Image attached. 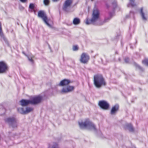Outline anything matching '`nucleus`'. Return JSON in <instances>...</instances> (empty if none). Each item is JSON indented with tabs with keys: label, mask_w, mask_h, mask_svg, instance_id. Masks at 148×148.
Segmentation results:
<instances>
[{
	"label": "nucleus",
	"mask_w": 148,
	"mask_h": 148,
	"mask_svg": "<svg viewBox=\"0 0 148 148\" xmlns=\"http://www.w3.org/2000/svg\"><path fill=\"white\" fill-rule=\"evenodd\" d=\"M5 122L9 125V127L13 129L17 127V120L14 117H9L5 120Z\"/></svg>",
	"instance_id": "nucleus-4"
},
{
	"label": "nucleus",
	"mask_w": 148,
	"mask_h": 148,
	"mask_svg": "<svg viewBox=\"0 0 148 148\" xmlns=\"http://www.w3.org/2000/svg\"><path fill=\"white\" fill-rule=\"evenodd\" d=\"M119 36H117L116 37V39L117 40V38H118L119 37Z\"/></svg>",
	"instance_id": "nucleus-35"
},
{
	"label": "nucleus",
	"mask_w": 148,
	"mask_h": 148,
	"mask_svg": "<svg viewBox=\"0 0 148 148\" xmlns=\"http://www.w3.org/2000/svg\"><path fill=\"white\" fill-rule=\"evenodd\" d=\"M115 53H116V54H118L117 52V51H116V52H115Z\"/></svg>",
	"instance_id": "nucleus-38"
},
{
	"label": "nucleus",
	"mask_w": 148,
	"mask_h": 148,
	"mask_svg": "<svg viewBox=\"0 0 148 148\" xmlns=\"http://www.w3.org/2000/svg\"><path fill=\"white\" fill-rule=\"evenodd\" d=\"M21 8H22V9H24V8H23V7H21Z\"/></svg>",
	"instance_id": "nucleus-39"
},
{
	"label": "nucleus",
	"mask_w": 148,
	"mask_h": 148,
	"mask_svg": "<svg viewBox=\"0 0 148 148\" xmlns=\"http://www.w3.org/2000/svg\"><path fill=\"white\" fill-rule=\"evenodd\" d=\"M106 5L107 8H108L110 7V6L107 3H106Z\"/></svg>",
	"instance_id": "nucleus-32"
},
{
	"label": "nucleus",
	"mask_w": 148,
	"mask_h": 148,
	"mask_svg": "<svg viewBox=\"0 0 148 148\" xmlns=\"http://www.w3.org/2000/svg\"><path fill=\"white\" fill-rule=\"evenodd\" d=\"M136 43H137V41L136 40Z\"/></svg>",
	"instance_id": "nucleus-41"
},
{
	"label": "nucleus",
	"mask_w": 148,
	"mask_h": 148,
	"mask_svg": "<svg viewBox=\"0 0 148 148\" xmlns=\"http://www.w3.org/2000/svg\"><path fill=\"white\" fill-rule=\"evenodd\" d=\"M9 67L5 62L0 61V74L5 73L8 70Z\"/></svg>",
	"instance_id": "nucleus-6"
},
{
	"label": "nucleus",
	"mask_w": 148,
	"mask_h": 148,
	"mask_svg": "<svg viewBox=\"0 0 148 148\" xmlns=\"http://www.w3.org/2000/svg\"><path fill=\"white\" fill-rule=\"evenodd\" d=\"M119 106L118 104H116L113 106L110 110V114L113 115L115 114L119 109Z\"/></svg>",
	"instance_id": "nucleus-14"
},
{
	"label": "nucleus",
	"mask_w": 148,
	"mask_h": 148,
	"mask_svg": "<svg viewBox=\"0 0 148 148\" xmlns=\"http://www.w3.org/2000/svg\"><path fill=\"white\" fill-rule=\"evenodd\" d=\"M38 16L42 19L45 23L49 27H51V25L48 22V19L47 16L43 10H40L38 12Z\"/></svg>",
	"instance_id": "nucleus-5"
},
{
	"label": "nucleus",
	"mask_w": 148,
	"mask_h": 148,
	"mask_svg": "<svg viewBox=\"0 0 148 148\" xmlns=\"http://www.w3.org/2000/svg\"><path fill=\"white\" fill-rule=\"evenodd\" d=\"M74 87L72 86H68L66 88H63L61 92L62 93H66L72 91L74 89Z\"/></svg>",
	"instance_id": "nucleus-10"
},
{
	"label": "nucleus",
	"mask_w": 148,
	"mask_h": 148,
	"mask_svg": "<svg viewBox=\"0 0 148 148\" xmlns=\"http://www.w3.org/2000/svg\"><path fill=\"white\" fill-rule=\"evenodd\" d=\"M109 16L106 18L104 21L102 22L101 25H103L105 23L108 22L112 17L113 15V13L111 12H110L109 13Z\"/></svg>",
	"instance_id": "nucleus-17"
},
{
	"label": "nucleus",
	"mask_w": 148,
	"mask_h": 148,
	"mask_svg": "<svg viewBox=\"0 0 148 148\" xmlns=\"http://www.w3.org/2000/svg\"><path fill=\"white\" fill-rule=\"evenodd\" d=\"M130 48L132 49H133V47L132 46H130Z\"/></svg>",
	"instance_id": "nucleus-37"
},
{
	"label": "nucleus",
	"mask_w": 148,
	"mask_h": 148,
	"mask_svg": "<svg viewBox=\"0 0 148 148\" xmlns=\"http://www.w3.org/2000/svg\"><path fill=\"white\" fill-rule=\"evenodd\" d=\"M20 105L22 106H26L31 104L30 99H22L19 101Z\"/></svg>",
	"instance_id": "nucleus-13"
},
{
	"label": "nucleus",
	"mask_w": 148,
	"mask_h": 148,
	"mask_svg": "<svg viewBox=\"0 0 148 148\" xmlns=\"http://www.w3.org/2000/svg\"><path fill=\"white\" fill-rule=\"evenodd\" d=\"M59 0H52V1H53V2H57Z\"/></svg>",
	"instance_id": "nucleus-33"
},
{
	"label": "nucleus",
	"mask_w": 148,
	"mask_h": 148,
	"mask_svg": "<svg viewBox=\"0 0 148 148\" xmlns=\"http://www.w3.org/2000/svg\"><path fill=\"white\" fill-rule=\"evenodd\" d=\"M71 82V81L68 79H64L61 81L59 84L60 86H64L69 85Z\"/></svg>",
	"instance_id": "nucleus-15"
},
{
	"label": "nucleus",
	"mask_w": 148,
	"mask_h": 148,
	"mask_svg": "<svg viewBox=\"0 0 148 148\" xmlns=\"http://www.w3.org/2000/svg\"><path fill=\"white\" fill-rule=\"evenodd\" d=\"M112 5L113 10H114L117 6V2L116 0L114 1L112 3Z\"/></svg>",
	"instance_id": "nucleus-20"
},
{
	"label": "nucleus",
	"mask_w": 148,
	"mask_h": 148,
	"mask_svg": "<svg viewBox=\"0 0 148 148\" xmlns=\"http://www.w3.org/2000/svg\"><path fill=\"white\" fill-rule=\"evenodd\" d=\"M134 66H136V67L138 69H139L140 70L142 71H143L144 70V69L141 67L140 66H139L138 64H137L136 63L134 62Z\"/></svg>",
	"instance_id": "nucleus-22"
},
{
	"label": "nucleus",
	"mask_w": 148,
	"mask_h": 148,
	"mask_svg": "<svg viewBox=\"0 0 148 148\" xmlns=\"http://www.w3.org/2000/svg\"><path fill=\"white\" fill-rule=\"evenodd\" d=\"M35 8V5L33 3H30L29 6V8L32 10V11H34V9Z\"/></svg>",
	"instance_id": "nucleus-23"
},
{
	"label": "nucleus",
	"mask_w": 148,
	"mask_h": 148,
	"mask_svg": "<svg viewBox=\"0 0 148 148\" xmlns=\"http://www.w3.org/2000/svg\"><path fill=\"white\" fill-rule=\"evenodd\" d=\"M126 129H127L131 132H133L134 131V129L131 123H127L125 125V127Z\"/></svg>",
	"instance_id": "nucleus-16"
},
{
	"label": "nucleus",
	"mask_w": 148,
	"mask_h": 148,
	"mask_svg": "<svg viewBox=\"0 0 148 148\" xmlns=\"http://www.w3.org/2000/svg\"><path fill=\"white\" fill-rule=\"evenodd\" d=\"M90 59L89 56L87 53H83L81 56L80 59V62L84 64H86L88 62Z\"/></svg>",
	"instance_id": "nucleus-8"
},
{
	"label": "nucleus",
	"mask_w": 148,
	"mask_h": 148,
	"mask_svg": "<svg viewBox=\"0 0 148 148\" xmlns=\"http://www.w3.org/2000/svg\"><path fill=\"white\" fill-rule=\"evenodd\" d=\"M23 53L26 56H27V57L28 58V60L30 61V62L32 64L33 63H34V60L32 59V57H29L24 52H23Z\"/></svg>",
	"instance_id": "nucleus-26"
},
{
	"label": "nucleus",
	"mask_w": 148,
	"mask_h": 148,
	"mask_svg": "<svg viewBox=\"0 0 148 148\" xmlns=\"http://www.w3.org/2000/svg\"><path fill=\"white\" fill-rule=\"evenodd\" d=\"M48 148H59V147L56 143H54L51 146L49 145Z\"/></svg>",
	"instance_id": "nucleus-24"
},
{
	"label": "nucleus",
	"mask_w": 148,
	"mask_h": 148,
	"mask_svg": "<svg viewBox=\"0 0 148 148\" xmlns=\"http://www.w3.org/2000/svg\"><path fill=\"white\" fill-rule=\"evenodd\" d=\"M80 20L79 18L77 17H76L74 18L73 23L74 25H77L80 23Z\"/></svg>",
	"instance_id": "nucleus-18"
},
{
	"label": "nucleus",
	"mask_w": 148,
	"mask_h": 148,
	"mask_svg": "<svg viewBox=\"0 0 148 148\" xmlns=\"http://www.w3.org/2000/svg\"><path fill=\"white\" fill-rule=\"evenodd\" d=\"M32 110L33 109L32 108L28 107H26V110H25V114L31 112Z\"/></svg>",
	"instance_id": "nucleus-25"
},
{
	"label": "nucleus",
	"mask_w": 148,
	"mask_h": 148,
	"mask_svg": "<svg viewBox=\"0 0 148 148\" xmlns=\"http://www.w3.org/2000/svg\"><path fill=\"white\" fill-rule=\"evenodd\" d=\"M21 2L23 3H25L27 2V0H19Z\"/></svg>",
	"instance_id": "nucleus-31"
},
{
	"label": "nucleus",
	"mask_w": 148,
	"mask_h": 148,
	"mask_svg": "<svg viewBox=\"0 0 148 148\" xmlns=\"http://www.w3.org/2000/svg\"><path fill=\"white\" fill-rule=\"evenodd\" d=\"M18 112L21 114H25V110L22 108H17Z\"/></svg>",
	"instance_id": "nucleus-21"
},
{
	"label": "nucleus",
	"mask_w": 148,
	"mask_h": 148,
	"mask_svg": "<svg viewBox=\"0 0 148 148\" xmlns=\"http://www.w3.org/2000/svg\"><path fill=\"white\" fill-rule=\"evenodd\" d=\"M91 1H93L94 0H91Z\"/></svg>",
	"instance_id": "nucleus-42"
},
{
	"label": "nucleus",
	"mask_w": 148,
	"mask_h": 148,
	"mask_svg": "<svg viewBox=\"0 0 148 148\" xmlns=\"http://www.w3.org/2000/svg\"><path fill=\"white\" fill-rule=\"evenodd\" d=\"M129 16L128 15H127L126 16V18H128L129 17Z\"/></svg>",
	"instance_id": "nucleus-34"
},
{
	"label": "nucleus",
	"mask_w": 148,
	"mask_h": 148,
	"mask_svg": "<svg viewBox=\"0 0 148 148\" xmlns=\"http://www.w3.org/2000/svg\"><path fill=\"white\" fill-rule=\"evenodd\" d=\"M78 49V47L77 45L73 46V51H77Z\"/></svg>",
	"instance_id": "nucleus-29"
},
{
	"label": "nucleus",
	"mask_w": 148,
	"mask_h": 148,
	"mask_svg": "<svg viewBox=\"0 0 148 148\" xmlns=\"http://www.w3.org/2000/svg\"><path fill=\"white\" fill-rule=\"evenodd\" d=\"M124 61L126 63H128L129 61V59L128 58L126 57L124 58Z\"/></svg>",
	"instance_id": "nucleus-30"
},
{
	"label": "nucleus",
	"mask_w": 148,
	"mask_h": 148,
	"mask_svg": "<svg viewBox=\"0 0 148 148\" xmlns=\"http://www.w3.org/2000/svg\"><path fill=\"white\" fill-rule=\"evenodd\" d=\"M140 14L142 20L144 21H147L148 19V14H145L143 11V8H141L140 10Z\"/></svg>",
	"instance_id": "nucleus-12"
},
{
	"label": "nucleus",
	"mask_w": 148,
	"mask_h": 148,
	"mask_svg": "<svg viewBox=\"0 0 148 148\" xmlns=\"http://www.w3.org/2000/svg\"><path fill=\"white\" fill-rule=\"evenodd\" d=\"M119 61H121V59H120V58H119Z\"/></svg>",
	"instance_id": "nucleus-36"
},
{
	"label": "nucleus",
	"mask_w": 148,
	"mask_h": 148,
	"mask_svg": "<svg viewBox=\"0 0 148 148\" xmlns=\"http://www.w3.org/2000/svg\"><path fill=\"white\" fill-rule=\"evenodd\" d=\"M42 99V97L40 96H38L33 97L30 99L31 104L36 105L40 103Z\"/></svg>",
	"instance_id": "nucleus-9"
},
{
	"label": "nucleus",
	"mask_w": 148,
	"mask_h": 148,
	"mask_svg": "<svg viewBox=\"0 0 148 148\" xmlns=\"http://www.w3.org/2000/svg\"><path fill=\"white\" fill-rule=\"evenodd\" d=\"M43 3L45 6H47L49 5L50 1L49 0H43Z\"/></svg>",
	"instance_id": "nucleus-27"
},
{
	"label": "nucleus",
	"mask_w": 148,
	"mask_h": 148,
	"mask_svg": "<svg viewBox=\"0 0 148 148\" xmlns=\"http://www.w3.org/2000/svg\"><path fill=\"white\" fill-rule=\"evenodd\" d=\"M94 84L97 88H100L102 86L106 85V83L102 75L97 74L95 75L93 77Z\"/></svg>",
	"instance_id": "nucleus-1"
},
{
	"label": "nucleus",
	"mask_w": 148,
	"mask_h": 148,
	"mask_svg": "<svg viewBox=\"0 0 148 148\" xmlns=\"http://www.w3.org/2000/svg\"><path fill=\"white\" fill-rule=\"evenodd\" d=\"M79 126L81 129L86 128L89 130L93 131L95 134H97V130L95 125L91 121L86 120L84 122L79 123Z\"/></svg>",
	"instance_id": "nucleus-2"
},
{
	"label": "nucleus",
	"mask_w": 148,
	"mask_h": 148,
	"mask_svg": "<svg viewBox=\"0 0 148 148\" xmlns=\"http://www.w3.org/2000/svg\"><path fill=\"white\" fill-rule=\"evenodd\" d=\"M99 16L100 12L99 10L97 9L94 10L92 14L91 19L90 20H88V18H87L86 24L87 25L93 24L99 18Z\"/></svg>",
	"instance_id": "nucleus-3"
},
{
	"label": "nucleus",
	"mask_w": 148,
	"mask_h": 148,
	"mask_svg": "<svg viewBox=\"0 0 148 148\" xmlns=\"http://www.w3.org/2000/svg\"><path fill=\"white\" fill-rule=\"evenodd\" d=\"M129 3L127 5L128 7H130L131 6L132 7H134L136 5V4L135 3L134 1L135 0H129Z\"/></svg>",
	"instance_id": "nucleus-19"
},
{
	"label": "nucleus",
	"mask_w": 148,
	"mask_h": 148,
	"mask_svg": "<svg viewBox=\"0 0 148 148\" xmlns=\"http://www.w3.org/2000/svg\"><path fill=\"white\" fill-rule=\"evenodd\" d=\"M72 2V0H66L62 8L63 10L65 12H67V8L71 5Z\"/></svg>",
	"instance_id": "nucleus-11"
},
{
	"label": "nucleus",
	"mask_w": 148,
	"mask_h": 148,
	"mask_svg": "<svg viewBox=\"0 0 148 148\" xmlns=\"http://www.w3.org/2000/svg\"><path fill=\"white\" fill-rule=\"evenodd\" d=\"M142 63L148 66V59H145L143 60Z\"/></svg>",
	"instance_id": "nucleus-28"
},
{
	"label": "nucleus",
	"mask_w": 148,
	"mask_h": 148,
	"mask_svg": "<svg viewBox=\"0 0 148 148\" xmlns=\"http://www.w3.org/2000/svg\"><path fill=\"white\" fill-rule=\"evenodd\" d=\"M132 12H133L132 11H130V13H131Z\"/></svg>",
	"instance_id": "nucleus-40"
},
{
	"label": "nucleus",
	"mask_w": 148,
	"mask_h": 148,
	"mask_svg": "<svg viewBox=\"0 0 148 148\" xmlns=\"http://www.w3.org/2000/svg\"><path fill=\"white\" fill-rule=\"evenodd\" d=\"M98 105L101 108L104 110H108L110 107V105L109 103L105 100L99 101Z\"/></svg>",
	"instance_id": "nucleus-7"
}]
</instances>
